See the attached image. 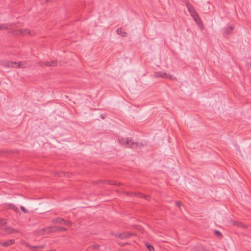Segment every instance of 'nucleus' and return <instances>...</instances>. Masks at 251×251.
<instances>
[{
  "mask_svg": "<svg viewBox=\"0 0 251 251\" xmlns=\"http://www.w3.org/2000/svg\"><path fill=\"white\" fill-rule=\"evenodd\" d=\"M2 65L6 67H14V68H27L29 65L27 64V63L25 62H16L14 61H7L4 64H2Z\"/></svg>",
  "mask_w": 251,
  "mask_h": 251,
  "instance_id": "f257e3e1",
  "label": "nucleus"
},
{
  "mask_svg": "<svg viewBox=\"0 0 251 251\" xmlns=\"http://www.w3.org/2000/svg\"><path fill=\"white\" fill-rule=\"evenodd\" d=\"M120 144L126 146L127 147L136 148L138 146V144L136 142L134 143L131 140H129L128 139L126 138H123L119 140Z\"/></svg>",
  "mask_w": 251,
  "mask_h": 251,
  "instance_id": "f03ea898",
  "label": "nucleus"
},
{
  "mask_svg": "<svg viewBox=\"0 0 251 251\" xmlns=\"http://www.w3.org/2000/svg\"><path fill=\"white\" fill-rule=\"evenodd\" d=\"M154 75L156 77H161L171 80L176 79V77L174 75L167 74L166 72L163 71H158L155 72Z\"/></svg>",
  "mask_w": 251,
  "mask_h": 251,
  "instance_id": "7ed1b4c3",
  "label": "nucleus"
},
{
  "mask_svg": "<svg viewBox=\"0 0 251 251\" xmlns=\"http://www.w3.org/2000/svg\"><path fill=\"white\" fill-rule=\"evenodd\" d=\"M6 221L4 219H0V225L1 226H3L6 224ZM1 229L5 233H12L14 232L15 230L10 227H1Z\"/></svg>",
  "mask_w": 251,
  "mask_h": 251,
  "instance_id": "20e7f679",
  "label": "nucleus"
},
{
  "mask_svg": "<svg viewBox=\"0 0 251 251\" xmlns=\"http://www.w3.org/2000/svg\"><path fill=\"white\" fill-rule=\"evenodd\" d=\"M17 32L16 33V34L23 36L32 34L31 32L28 29H23L18 30Z\"/></svg>",
  "mask_w": 251,
  "mask_h": 251,
  "instance_id": "39448f33",
  "label": "nucleus"
},
{
  "mask_svg": "<svg viewBox=\"0 0 251 251\" xmlns=\"http://www.w3.org/2000/svg\"><path fill=\"white\" fill-rule=\"evenodd\" d=\"M56 61L55 60H52L51 61L49 62H45L44 63H42V64L41 65L42 66H55L56 65Z\"/></svg>",
  "mask_w": 251,
  "mask_h": 251,
  "instance_id": "423d86ee",
  "label": "nucleus"
},
{
  "mask_svg": "<svg viewBox=\"0 0 251 251\" xmlns=\"http://www.w3.org/2000/svg\"><path fill=\"white\" fill-rule=\"evenodd\" d=\"M14 240H12V239H11V240H9L8 241L3 243L2 244V245L3 246L6 247V246H10L11 245H12L13 244H14Z\"/></svg>",
  "mask_w": 251,
  "mask_h": 251,
  "instance_id": "0eeeda50",
  "label": "nucleus"
},
{
  "mask_svg": "<svg viewBox=\"0 0 251 251\" xmlns=\"http://www.w3.org/2000/svg\"><path fill=\"white\" fill-rule=\"evenodd\" d=\"M186 6L190 13H191L192 11L195 10L193 6L191 4L187 3Z\"/></svg>",
  "mask_w": 251,
  "mask_h": 251,
  "instance_id": "6e6552de",
  "label": "nucleus"
},
{
  "mask_svg": "<svg viewBox=\"0 0 251 251\" xmlns=\"http://www.w3.org/2000/svg\"><path fill=\"white\" fill-rule=\"evenodd\" d=\"M117 33L119 35H121L122 36H125L126 33L122 31V28H118L117 31Z\"/></svg>",
  "mask_w": 251,
  "mask_h": 251,
  "instance_id": "1a4fd4ad",
  "label": "nucleus"
},
{
  "mask_svg": "<svg viewBox=\"0 0 251 251\" xmlns=\"http://www.w3.org/2000/svg\"><path fill=\"white\" fill-rule=\"evenodd\" d=\"M55 221L57 223L62 224L64 225L65 222V220L62 218H57Z\"/></svg>",
  "mask_w": 251,
  "mask_h": 251,
  "instance_id": "9d476101",
  "label": "nucleus"
},
{
  "mask_svg": "<svg viewBox=\"0 0 251 251\" xmlns=\"http://www.w3.org/2000/svg\"><path fill=\"white\" fill-rule=\"evenodd\" d=\"M233 28L234 26L230 25L229 27H228L226 28L225 32H226V34H229L233 29Z\"/></svg>",
  "mask_w": 251,
  "mask_h": 251,
  "instance_id": "9b49d317",
  "label": "nucleus"
},
{
  "mask_svg": "<svg viewBox=\"0 0 251 251\" xmlns=\"http://www.w3.org/2000/svg\"><path fill=\"white\" fill-rule=\"evenodd\" d=\"M196 24L201 29H203L204 26L201 21H200L199 22L197 23Z\"/></svg>",
  "mask_w": 251,
  "mask_h": 251,
  "instance_id": "f8f14e48",
  "label": "nucleus"
},
{
  "mask_svg": "<svg viewBox=\"0 0 251 251\" xmlns=\"http://www.w3.org/2000/svg\"><path fill=\"white\" fill-rule=\"evenodd\" d=\"M195 22L197 23L198 22H199L201 20V19L199 15L193 18Z\"/></svg>",
  "mask_w": 251,
  "mask_h": 251,
  "instance_id": "ddd939ff",
  "label": "nucleus"
},
{
  "mask_svg": "<svg viewBox=\"0 0 251 251\" xmlns=\"http://www.w3.org/2000/svg\"><path fill=\"white\" fill-rule=\"evenodd\" d=\"M146 246L150 251H154V248L152 246L147 244Z\"/></svg>",
  "mask_w": 251,
  "mask_h": 251,
  "instance_id": "4468645a",
  "label": "nucleus"
},
{
  "mask_svg": "<svg viewBox=\"0 0 251 251\" xmlns=\"http://www.w3.org/2000/svg\"><path fill=\"white\" fill-rule=\"evenodd\" d=\"M191 16L194 18L197 16L198 15V13H197V12L195 10L194 11H192L191 13H190Z\"/></svg>",
  "mask_w": 251,
  "mask_h": 251,
  "instance_id": "2eb2a0df",
  "label": "nucleus"
},
{
  "mask_svg": "<svg viewBox=\"0 0 251 251\" xmlns=\"http://www.w3.org/2000/svg\"><path fill=\"white\" fill-rule=\"evenodd\" d=\"M8 28V27H7V26H6L4 25H0V29H3Z\"/></svg>",
  "mask_w": 251,
  "mask_h": 251,
  "instance_id": "dca6fc26",
  "label": "nucleus"
},
{
  "mask_svg": "<svg viewBox=\"0 0 251 251\" xmlns=\"http://www.w3.org/2000/svg\"><path fill=\"white\" fill-rule=\"evenodd\" d=\"M64 225H67L68 226H70L72 225V222L71 221L65 220Z\"/></svg>",
  "mask_w": 251,
  "mask_h": 251,
  "instance_id": "f3484780",
  "label": "nucleus"
},
{
  "mask_svg": "<svg viewBox=\"0 0 251 251\" xmlns=\"http://www.w3.org/2000/svg\"><path fill=\"white\" fill-rule=\"evenodd\" d=\"M20 208L22 210V211H23L24 213H27V210H26V209L23 206H20Z\"/></svg>",
  "mask_w": 251,
  "mask_h": 251,
  "instance_id": "a211bd4d",
  "label": "nucleus"
},
{
  "mask_svg": "<svg viewBox=\"0 0 251 251\" xmlns=\"http://www.w3.org/2000/svg\"><path fill=\"white\" fill-rule=\"evenodd\" d=\"M176 205L178 207H180L181 205L180 202L179 201H176Z\"/></svg>",
  "mask_w": 251,
  "mask_h": 251,
  "instance_id": "6ab92c4d",
  "label": "nucleus"
},
{
  "mask_svg": "<svg viewBox=\"0 0 251 251\" xmlns=\"http://www.w3.org/2000/svg\"><path fill=\"white\" fill-rule=\"evenodd\" d=\"M142 196L144 197V198H145L146 199L148 200V197L147 196H145V195H143L142 194H139V197H142Z\"/></svg>",
  "mask_w": 251,
  "mask_h": 251,
  "instance_id": "aec40b11",
  "label": "nucleus"
},
{
  "mask_svg": "<svg viewBox=\"0 0 251 251\" xmlns=\"http://www.w3.org/2000/svg\"><path fill=\"white\" fill-rule=\"evenodd\" d=\"M59 230H61V231H65V230H66L67 229L66 228H64V227H61L59 229Z\"/></svg>",
  "mask_w": 251,
  "mask_h": 251,
  "instance_id": "412c9836",
  "label": "nucleus"
},
{
  "mask_svg": "<svg viewBox=\"0 0 251 251\" xmlns=\"http://www.w3.org/2000/svg\"><path fill=\"white\" fill-rule=\"evenodd\" d=\"M220 232L219 231H216V233H217V234H220Z\"/></svg>",
  "mask_w": 251,
  "mask_h": 251,
  "instance_id": "4be33fe9",
  "label": "nucleus"
},
{
  "mask_svg": "<svg viewBox=\"0 0 251 251\" xmlns=\"http://www.w3.org/2000/svg\"><path fill=\"white\" fill-rule=\"evenodd\" d=\"M101 118H104V117H103V116H101Z\"/></svg>",
  "mask_w": 251,
  "mask_h": 251,
  "instance_id": "5701e85b",
  "label": "nucleus"
}]
</instances>
